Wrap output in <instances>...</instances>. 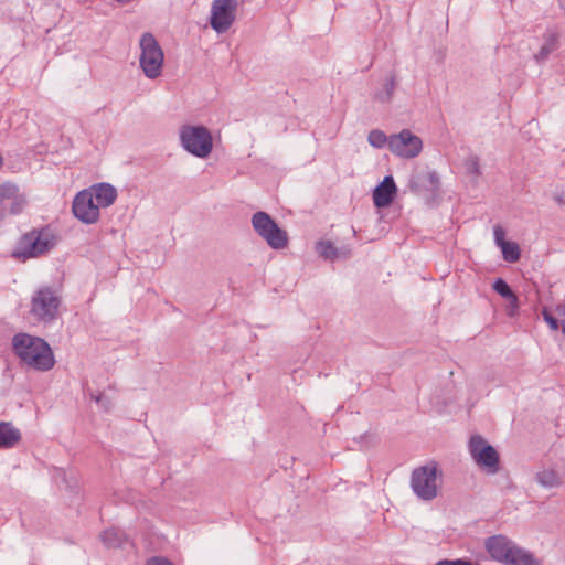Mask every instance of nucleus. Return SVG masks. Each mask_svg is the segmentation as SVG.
Masks as SVG:
<instances>
[{
    "label": "nucleus",
    "instance_id": "20e7f679",
    "mask_svg": "<svg viewBox=\"0 0 565 565\" xmlns=\"http://www.w3.org/2000/svg\"><path fill=\"white\" fill-rule=\"evenodd\" d=\"M139 66L145 76L149 79H157L162 74L164 54L163 51L150 32L141 34L139 40Z\"/></svg>",
    "mask_w": 565,
    "mask_h": 565
},
{
    "label": "nucleus",
    "instance_id": "0eeeda50",
    "mask_svg": "<svg viewBox=\"0 0 565 565\" xmlns=\"http://www.w3.org/2000/svg\"><path fill=\"white\" fill-rule=\"evenodd\" d=\"M254 231L273 249H284L288 245V234L266 212H256L252 217Z\"/></svg>",
    "mask_w": 565,
    "mask_h": 565
},
{
    "label": "nucleus",
    "instance_id": "412c9836",
    "mask_svg": "<svg viewBox=\"0 0 565 565\" xmlns=\"http://www.w3.org/2000/svg\"><path fill=\"white\" fill-rule=\"evenodd\" d=\"M367 141L373 148L382 149L387 146L390 149V137H387L385 132L380 129L371 130L367 136Z\"/></svg>",
    "mask_w": 565,
    "mask_h": 565
},
{
    "label": "nucleus",
    "instance_id": "9d476101",
    "mask_svg": "<svg viewBox=\"0 0 565 565\" xmlns=\"http://www.w3.org/2000/svg\"><path fill=\"white\" fill-rule=\"evenodd\" d=\"M72 211L74 216L85 224H94L99 218V205L94 201L89 190H83L76 194Z\"/></svg>",
    "mask_w": 565,
    "mask_h": 565
},
{
    "label": "nucleus",
    "instance_id": "72a5a7b5",
    "mask_svg": "<svg viewBox=\"0 0 565 565\" xmlns=\"http://www.w3.org/2000/svg\"><path fill=\"white\" fill-rule=\"evenodd\" d=\"M470 170L473 171V172H479V164H478V160L476 158H473L471 160Z\"/></svg>",
    "mask_w": 565,
    "mask_h": 565
},
{
    "label": "nucleus",
    "instance_id": "a211bd4d",
    "mask_svg": "<svg viewBox=\"0 0 565 565\" xmlns=\"http://www.w3.org/2000/svg\"><path fill=\"white\" fill-rule=\"evenodd\" d=\"M535 480L544 488L561 486L562 478L553 468H543L536 472Z\"/></svg>",
    "mask_w": 565,
    "mask_h": 565
},
{
    "label": "nucleus",
    "instance_id": "473e14b6",
    "mask_svg": "<svg viewBox=\"0 0 565 565\" xmlns=\"http://www.w3.org/2000/svg\"><path fill=\"white\" fill-rule=\"evenodd\" d=\"M556 312L562 319H565V305L557 306Z\"/></svg>",
    "mask_w": 565,
    "mask_h": 565
},
{
    "label": "nucleus",
    "instance_id": "393cba45",
    "mask_svg": "<svg viewBox=\"0 0 565 565\" xmlns=\"http://www.w3.org/2000/svg\"><path fill=\"white\" fill-rule=\"evenodd\" d=\"M395 89V77L390 76L384 83L383 90L377 94V99L387 103L392 99Z\"/></svg>",
    "mask_w": 565,
    "mask_h": 565
},
{
    "label": "nucleus",
    "instance_id": "7ed1b4c3",
    "mask_svg": "<svg viewBox=\"0 0 565 565\" xmlns=\"http://www.w3.org/2000/svg\"><path fill=\"white\" fill-rule=\"evenodd\" d=\"M441 477L443 472L438 463L430 461L412 471L411 489L419 500L433 501L438 495Z\"/></svg>",
    "mask_w": 565,
    "mask_h": 565
},
{
    "label": "nucleus",
    "instance_id": "7c9ffc66",
    "mask_svg": "<svg viewBox=\"0 0 565 565\" xmlns=\"http://www.w3.org/2000/svg\"><path fill=\"white\" fill-rule=\"evenodd\" d=\"M553 198L558 204L565 205V191L555 192Z\"/></svg>",
    "mask_w": 565,
    "mask_h": 565
},
{
    "label": "nucleus",
    "instance_id": "2f4dec72",
    "mask_svg": "<svg viewBox=\"0 0 565 565\" xmlns=\"http://www.w3.org/2000/svg\"><path fill=\"white\" fill-rule=\"evenodd\" d=\"M340 252V258H348L351 255V250L348 247L339 248Z\"/></svg>",
    "mask_w": 565,
    "mask_h": 565
},
{
    "label": "nucleus",
    "instance_id": "6ab92c4d",
    "mask_svg": "<svg viewBox=\"0 0 565 565\" xmlns=\"http://www.w3.org/2000/svg\"><path fill=\"white\" fill-rule=\"evenodd\" d=\"M103 543L109 547H119L125 541V533L120 529L111 527L100 534Z\"/></svg>",
    "mask_w": 565,
    "mask_h": 565
},
{
    "label": "nucleus",
    "instance_id": "6e6552de",
    "mask_svg": "<svg viewBox=\"0 0 565 565\" xmlns=\"http://www.w3.org/2000/svg\"><path fill=\"white\" fill-rule=\"evenodd\" d=\"M469 452L476 465L490 475L499 470V454L484 438L475 435L469 440Z\"/></svg>",
    "mask_w": 565,
    "mask_h": 565
},
{
    "label": "nucleus",
    "instance_id": "4be33fe9",
    "mask_svg": "<svg viewBox=\"0 0 565 565\" xmlns=\"http://www.w3.org/2000/svg\"><path fill=\"white\" fill-rule=\"evenodd\" d=\"M493 290L499 294L501 297L508 299L509 301L513 302V303H516L518 302V297L515 296V294L512 291V289L510 288V286L501 278L497 279L494 282H493Z\"/></svg>",
    "mask_w": 565,
    "mask_h": 565
},
{
    "label": "nucleus",
    "instance_id": "b1692460",
    "mask_svg": "<svg viewBox=\"0 0 565 565\" xmlns=\"http://www.w3.org/2000/svg\"><path fill=\"white\" fill-rule=\"evenodd\" d=\"M504 260L515 263L520 259V248L514 242H507L500 246Z\"/></svg>",
    "mask_w": 565,
    "mask_h": 565
},
{
    "label": "nucleus",
    "instance_id": "c756f323",
    "mask_svg": "<svg viewBox=\"0 0 565 565\" xmlns=\"http://www.w3.org/2000/svg\"><path fill=\"white\" fill-rule=\"evenodd\" d=\"M147 565H173V564L164 557L154 556V557H151L147 562Z\"/></svg>",
    "mask_w": 565,
    "mask_h": 565
},
{
    "label": "nucleus",
    "instance_id": "ddd939ff",
    "mask_svg": "<svg viewBox=\"0 0 565 565\" xmlns=\"http://www.w3.org/2000/svg\"><path fill=\"white\" fill-rule=\"evenodd\" d=\"M397 188L392 175L384 177L383 181L373 191V202L379 209L388 206L396 194Z\"/></svg>",
    "mask_w": 565,
    "mask_h": 565
},
{
    "label": "nucleus",
    "instance_id": "c9c22d12",
    "mask_svg": "<svg viewBox=\"0 0 565 565\" xmlns=\"http://www.w3.org/2000/svg\"><path fill=\"white\" fill-rule=\"evenodd\" d=\"M561 323H562V331L565 334V319H562Z\"/></svg>",
    "mask_w": 565,
    "mask_h": 565
},
{
    "label": "nucleus",
    "instance_id": "5701e85b",
    "mask_svg": "<svg viewBox=\"0 0 565 565\" xmlns=\"http://www.w3.org/2000/svg\"><path fill=\"white\" fill-rule=\"evenodd\" d=\"M557 41L555 36H550V39L541 46L539 52L534 55V58L537 63H543L547 60L550 54L556 49Z\"/></svg>",
    "mask_w": 565,
    "mask_h": 565
},
{
    "label": "nucleus",
    "instance_id": "1a4fd4ad",
    "mask_svg": "<svg viewBox=\"0 0 565 565\" xmlns=\"http://www.w3.org/2000/svg\"><path fill=\"white\" fill-rule=\"evenodd\" d=\"M423 150L422 139L409 129L390 136V151L404 159H413Z\"/></svg>",
    "mask_w": 565,
    "mask_h": 565
},
{
    "label": "nucleus",
    "instance_id": "f3484780",
    "mask_svg": "<svg viewBox=\"0 0 565 565\" xmlns=\"http://www.w3.org/2000/svg\"><path fill=\"white\" fill-rule=\"evenodd\" d=\"M10 188L12 191L6 193L7 215H15L22 212L26 201L23 195L19 194V190L15 185L10 184Z\"/></svg>",
    "mask_w": 565,
    "mask_h": 565
},
{
    "label": "nucleus",
    "instance_id": "aec40b11",
    "mask_svg": "<svg viewBox=\"0 0 565 565\" xmlns=\"http://www.w3.org/2000/svg\"><path fill=\"white\" fill-rule=\"evenodd\" d=\"M317 253L324 259L340 258L339 248H337L330 241H320L316 245Z\"/></svg>",
    "mask_w": 565,
    "mask_h": 565
},
{
    "label": "nucleus",
    "instance_id": "c85d7f7f",
    "mask_svg": "<svg viewBox=\"0 0 565 565\" xmlns=\"http://www.w3.org/2000/svg\"><path fill=\"white\" fill-rule=\"evenodd\" d=\"M92 398H93V399H95V402H96L97 404H100V405H102V407H103L105 411L109 409V407H110V401L106 399L104 395H102V394L93 395V396H92Z\"/></svg>",
    "mask_w": 565,
    "mask_h": 565
},
{
    "label": "nucleus",
    "instance_id": "423d86ee",
    "mask_svg": "<svg viewBox=\"0 0 565 565\" xmlns=\"http://www.w3.org/2000/svg\"><path fill=\"white\" fill-rule=\"evenodd\" d=\"M182 148L196 158L209 157L213 149L211 131L202 125H183L179 130Z\"/></svg>",
    "mask_w": 565,
    "mask_h": 565
},
{
    "label": "nucleus",
    "instance_id": "e433bc0d",
    "mask_svg": "<svg viewBox=\"0 0 565 565\" xmlns=\"http://www.w3.org/2000/svg\"><path fill=\"white\" fill-rule=\"evenodd\" d=\"M411 189H412V191H417V186H415V184L413 182L411 183Z\"/></svg>",
    "mask_w": 565,
    "mask_h": 565
},
{
    "label": "nucleus",
    "instance_id": "a878e982",
    "mask_svg": "<svg viewBox=\"0 0 565 565\" xmlns=\"http://www.w3.org/2000/svg\"><path fill=\"white\" fill-rule=\"evenodd\" d=\"M12 191L9 183L0 185V220L7 216L6 193Z\"/></svg>",
    "mask_w": 565,
    "mask_h": 565
},
{
    "label": "nucleus",
    "instance_id": "dca6fc26",
    "mask_svg": "<svg viewBox=\"0 0 565 565\" xmlns=\"http://www.w3.org/2000/svg\"><path fill=\"white\" fill-rule=\"evenodd\" d=\"M513 555L509 556L505 561V565H542L541 561L537 559L530 551L515 544L513 548Z\"/></svg>",
    "mask_w": 565,
    "mask_h": 565
},
{
    "label": "nucleus",
    "instance_id": "f257e3e1",
    "mask_svg": "<svg viewBox=\"0 0 565 565\" xmlns=\"http://www.w3.org/2000/svg\"><path fill=\"white\" fill-rule=\"evenodd\" d=\"M12 348L24 365L36 371H49L55 364L51 347L41 338L18 333L12 339Z\"/></svg>",
    "mask_w": 565,
    "mask_h": 565
},
{
    "label": "nucleus",
    "instance_id": "39448f33",
    "mask_svg": "<svg viewBox=\"0 0 565 565\" xmlns=\"http://www.w3.org/2000/svg\"><path fill=\"white\" fill-rule=\"evenodd\" d=\"M61 302L56 290L41 287L31 298L30 316L39 323L50 324L57 319Z\"/></svg>",
    "mask_w": 565,
    "mask_h": 565
},
{
    "label": "nucleus",
    "instance_id": "bb28decb",
    "mask_svg": "<svg viewBox=\"0 0 565 565\" xmlns=\"http://www.w3.org/2000/svg\"><path fill=\"white\" fill-rule=\"evenodd\" d=\"M542 316L552 330L556 331L558 329L559 326L557 318H555L547 309H543Z\"/></svg>",
    "mask_w": 565,
    "mask_h": 565
},
{
    "label": "nucleus",
    "instance_id": "cd10ccee",
    "mask_svg": "<svg viewBox=\"0 0 565 565\" xmlns=\"http://www.w3.org/2000/svg\"><path fill=\"white\" fill-rule=\"evenodd\" d=\"M493 236H494V242H495V244L499 247L508 242L504 238L505 237V231L500 225H495L493 227Z\"/></svg>",
    "mask_w": 565,
    "mask_h": 565
},
{
    "label": "nucleus",
    "instance_id": "9b49d317",
    "mask_svg": "<svg viewBox=\"0 0 565 565\" xmlns=\"http://www.w3.org/2000/svg\"><path fill=\"white\" fill-rule=\"evenodd\" d=\"M236 0H214L211 26L218 33L227 31L235 20Z\"/></svg>",
    "mask_w": 565,
    "mask_h": 565
},
{
    "label": "nucleus",
    "instance_id": "2eb2a0df",
    "mask_svg": "<svg viewBox=\"0 0 565 565\" xmlns=\"http://www.w3.org/2000/svg\"><path fill=\"white\" fill-rule=\"evenodd\" d=\"M21 439V433L9 422H0V449L14 447Z\"/></svg>",
    "mask_w": 565,
    "mask_h": 565
},
{
    "label": "nucleus",
    "instance_id": "4468645a",
    "mask_svg": "<svg viewBox=\"0 0 565 565\" xmlns=\"http://www.w3.org/2000/svg\"><path fill=\"white\" fill-rule=\"evenodd\" d=\"M88 190L99 209L110 206L117 198L116 189L108 183H99Z\"/></svg>",
    "mask_w": 565,
    "mask_h": 565
},
{
    "label": "nucleus",
    "instance_id": "f704fd0d",
    "mask_svg": "<svg viewBox=\"0 0 565 565\" xmlns=\"http://www.w3.org/2000/svg\"><path fill=\"white\" fill-rule=\"evenodd\" d=\"M428 177H429V180H430V182H431V183H435V182L437 181V175H436V173H434V172H433V173H429V174H428Z\"/></svg>",
    "mask_w": 565,
    "mask_h": 565
},
{
    "label": "nucleus",
    "instance_id": "f8f14e48",
    "mask_svg": "<svg viewBox=\"0 0 565 565\" xmlns=\"http://www.w3.org/2000/svg\"><path fill=\"white\" fill-rule=\"evenodd\" d=\"M515 544L507 536L494 535L487 539L486 548L493 559L504 564L509 556L513 555Z\"/></svg>",
    "mask_w": 565,
    "mask_h": 565
},
{
    "label": "nucleus",
    "instance_id": "f03ea898",
    "mask_svg": "<svg viewBox=\"0 0 565 565\" xmlns=\"http://www.w3.org/2000/svg\"><path fill=\"white\" fill-rule=\"evenodd\" d=\"M57 243L58 235L52 226L35 227L20 236L12 256L20 260L38 258L50 253Z\"/></svg>",
    "mask_w": 565,
    "mask_h": 565
}]
</instances>
